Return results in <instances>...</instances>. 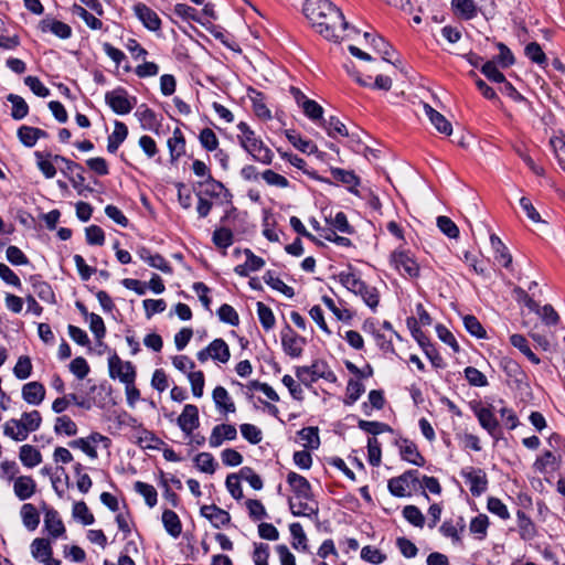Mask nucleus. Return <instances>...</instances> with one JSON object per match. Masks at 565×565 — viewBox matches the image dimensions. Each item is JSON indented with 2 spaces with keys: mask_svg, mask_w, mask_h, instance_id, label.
I'll list each match as a JSON object with an SVG mask.
<instances>
[{
  "mask_svg": "<svg viewBox=\"0 0 565 565\" xmlns=\"http://www.w3.org/2000/svg\"><path fill=\"white\" fill-rule=\"evenodd\" d=\"M212 398L221 414L227 415L236 412L235 403L225 387L216 386L212 392Z\"/></svg>",
  "mask_w": 565,
  "mask_h": 565,
  "instance_id": "obj_21",
  "label": "nucleus"
},
{
  "mask_svg": "<svg viewBox=\"0 0 565 565\" xmlns=\"http://www.w3.org/2000/svg\"><path fill=\"white\" fill-rule=\"evenodd\" d=\"M364 391H365V387L360 381L350 380L347 385V398H345L344 403L347 405L354 404L360 398V396L364 393Z\"/></svg>",
  "mask_w": 565,
  "mask_h": 565,
  "instance_id": "obj_64",
  "label": "nucleus"
},
{
  "mask_svg": "<svg viewBox=\"0 0 565 565\" xmlns=\"http://www.w3.org/2000/svg\"><path fill=\"white\" fill-rule=\"evenodd\" d=\"M303 13L312 26L327 40L338 42L349 29L343 13L329 0H305Z\"/></svg>",
  "mask_w": 565,
  "mask_h": 565,
  "instance_id": "obj_1",
  "label": "nucleus"
},
{
  "mask_svg": "<svg viewBox=\"0 0 565 565\" xmlns=\"http://www.w3.org/2000/svg\"><path fill=\"white\" fill-rule=\"evenodd\" d=\"M72 515L83 525H90L95 522L93 513L89 511L87 504L84 501H78L74 503Z\"/></svg>",
  "mask_w": 565,
  "mask_h": 565,
  "instance_id": "obj_53",
  "label": "nucleus"
},
{
  "mask_svg": "<svg viewBox=\"0 0 565 565\" xmlns=\"http://www.w3.org/2000/svg\"><path fill=\"white\" fill-rule=\"evenodd\" d=\"M194 463L198 469L204 473L213 475L215 472L217 463L212 454L200 452L194 458Z\"/></svg>",
  "mask_w": 565,
  "mask_h": 565,
  "instance_id": "obj_55",
  "label": "nucleus"
},
{
  "mask_svg": "<svg viewBox=\"0 0 565 565\" xmlns=\"http://www.w3.org/2000/svg\"><path fill=\"white\" fill-rule=\"evenodd\" d=\"M8 102L11 103V117L14 120H21L29 114V105L23 97L17 94H9L7 97Z\"/></svg>",
  "mask_w": 565,
  "mask_h": 565,
  "instance_id": "obj_44",
  "label": "nucleus"
},
{
  "mask_svg": "<svg viewBox=\"0 0 565 565\" xmlns=\"http://www.w3.org/2000/svg\"><path fill=\"white\" fill-rule=\"evenodd\" d=\"M476 416L481 425L491 436L495 437L499 428V423L492 413V411L488 407H481L476 411Z\"/></svg>",
  "mask_w": 565,
  "mask_h": 565,
  "instance_id": "obj_33",
  "label": "nucleus"
},
{
  "mask_svg": "<svg viewBox=\"0 0 565 565\" xmlns=\"http://www.w3.org/2000/svg\"><path fill=\"white\" fill-rule=\"evenodd\" d=\"M178 426L186 435L192 433L200 426L199 408L193 404H186L182 413L177 419Z\"/></svg>",
  "mask_w": 565,
  "mask_h": 565,
  "instance_id": "obj_15",
  "label": "nucleus"
},
{
  "mask_svg": "<svg viewBox=\"0 0 565 565\" xmlns=\"http://www.w3.org/2000/svg\"><path fill=\"white\" fill-rule=\"evenodd\" d=\"M134 489L137 493L143 497L146 504L149 508H153L157 504L158 493L152 484L142 481H136L134 484Z\"/></svg>",
  "mask_w": 565,
  "mask_h": 565,
  "instance_id": "obj_47",
  "label": "nucleus"
},
{
  "mask_svg": "<svg viewBox=\"0 0 565 565\" xmlns=\"http://www.w3.org/2000/svg\"><path fill=\"white\" fill-rule=\"evenodd\" d=\"M320 126L327 131L328 136L335 138L337 136H349L345 125L335 116L323 119Z\"/></svg>",
  "mask_w": 565,
  "mask_h": 565,
  "instance_id": "obj_43",
  "label": "nucleus"
},
{
  "mask_svg": "<svg viewBox=\"0 0 565 565\" xmlns=\"http://www.w3.org/2000/svg\"><path fill=\"white\" fill-rule=\"evenodd\" d=\"M287 483L294 492L296 499L312 501V488L309 481L301 475L290 471L287 475Z\"/></svg>",
  "mask_w": 565,
  "mask_h": 565,
  "instance_id": "obj_14",
  "label": "nucleus"
},
{
  "mask_svg": "<svg viewBox=\"0 0 565 565\" xmlns=\"http://www.w3.org/2000/svg\"><path fill=\"white\" fill-rule=\"evenodd\" d=\"M399 455L403 460L413 463L418 467H423L425 465V458L418 451V448L415 443L403 439L399 445Z\"/></svg>",
  "mask_w": 565,
  "mask_h": 565,
  "instance_id": "obj_24",
  "label": "nucleus"
},
{
  "mask_svg": "<svg viewBox=\"0 0 565 565\" xmlns=\"http://www.w3.org/2000/svg\"><path fill=\"white\" fill-rule=\"evenodd\" d=\"M170 154V162L175 163L185 154L186 141L179 127L174 128L172 136L167 140Z\"/></svg>",
  "mask_w": 565,
  "mask_h": 565,
  "instance_id": "obj_19",
  "label": "nucleus"
},
{
  "mask_svg": "<svg viewBox=\"0 0 565 565\" xmlns=\"http://www.w3.org/2000/svg\"><path fill=\"white\" fill-rule=\"evenodd\" d=\"M54 431L56 435L75 436L77 434V425L66 415L58 416L55 419Z\"/></svg>",
  "mask_w": 565,
  "mask_h": 565,
  "instance_id": "obj_49",
  "label": "nucleus"
},
{
  "mask_svg": "<svg viewBox=\"0 0 565 565\" xmlns=\"http://www.w3.org/2000/svg\"><path fill=\"white\" fill-rule=\"evenodd\" d=\"M32 369L31 359L28 355H21L13 367V374L19 380H26L31 376Z\"/></svg>",
  "mask_w": 565,
  "mask_h": 565,
  "instance_id": "obj_60",
  "label": "nucleus"
},
{
  "mask_svg": "<svg viewBox=\"0 0 565 565\" xmlns=\"http://www.w3.org/2000/svg\"><path fill=\"white\" fill-rule=\"evenodd\" d=\"M31 555L38 562L53 557V547L50 539L36 537L30 545Z\"/></svg>",
  "mask_w": 565,
  "mask_h": 565,
  "instance_id": "obj_26",
  "label": "nucleus"
},
{
  "mask_svg": "<svg viewBox=\"0 0 565 565\" xmlns=\"http://www.w3.org/2000/svg\"><path fill=\"white\" fill-rule=\"evenodd\" d=\"M45 387L42 383L38 381H32L29 383H25L22 386V398L30 405L38 406L40 405L44 398H45Z\"/></svg>",
  "mask_w": 565,
  "mask_h": 565,
  "instance_id": "obj_20",
  "label": "nucleus"
},
{
  "mask_svg": "<svg viewBox=\"0 0 565 565\" xmlns=\"http://www.w3.org/2000/svg\"><path fill=\"white\" fill-rule=\"evenodd\" d=\"M424 113L440 134L449 136L452 132L451 124L430 105L424 104Z\"/></svg>",
  "mask_w": 565,
  "mask_h": 565,
  "instance_id": "obj_29",
  "label": "nucleus"
},
{
  "mask_svg": "<svg viewBox=\"0 0 565 565\" xmlns=\"http://www.w3.org/2000/svg\"><path fill=\"white\" fill-rule=\"evenodd\" d=\"M296 376L301 384L309 387L312 383L323 379L328 382H335L337 376L329 367L328 363L322 360H316L309 366H297L295 370Z\"/></svg>",
  "mask_w": 565,
  "mask_h": 565,
  "instance_id": "obj_4",
  "label": "nucleus"
},
{
  "mask_svg": "<svg viewBox=\"0 0 565 565\" xmlns=\"http://www.w3.org/2000/svg\"><path fill=\"white\" fill-rule=\"evenodd\" d=\"M382 450L381 444L376 437H370L367 439V461L372 467H379L381 465Z\"/></svg>",
  "mask_w": 565,
  "mask_h": 565,
  "instance_id": "obj_61",
  "label": "nucleus"
},
{
  "mask_svg": "<svg viewBox=\"0 0 565 565\" xmlns=\"http://www.w3.org/2000/svg\"><path fill=\"white\" fill-rule=\"evenodd\" d=\"M237 438L236 427L232 424L215 425L211 431L209 444L212 448L220 447L226 440H235Z\"/></svg>",
  "mask_w": 565,
  "mask_h": 565,
  "instance_id": "obj_18",
  "label": "nucleus"
},
{
  "mask_svg": "<svg viewBox=\"0 0 565 565\" xmlns=\"http://www.w3.org/2000/svg\"><path fill=\"white\" fill-rule=\"evenodd\" d=\"M465 377L471 386L483 387L488 385L487 376L473 366H467L463 371Z\"/></svg>",
  "mask_w": 565,
  "mask_h": 565,
  "instance_id": "obj_63",
  "label": "nucleus"
},
{
  "mask_svg": "<svg viewBox=\"0 0 565 565\" xmlns=\"http://www.w3.org/2000/svg\"><path fill=\"white\" fill-rule=\"evenodd\" d=\"M289 509L292 515L295 516H317L318 515V504L316 502H310L306 500H299V502H294L292 499H289Z\"/></svg>",
  "mask_w": 565,
  "mask_h": 565,
  "instance_id": "obj_36",
  "label": "nucleus"
},
{
  "mask_svg": "<svg viewBox=\"0 0 565 565\" xmlns=\"http://www.w3.org/2000/svg\"><path fill=\"white\" fill-rule=\"evenodd\" d=\"M134 12L142 25L149 31L156 32L161 29V20L156 11L142 2L134 4Z\"/></svg>",
  "mask_w": 565,
  "mask_h": 565,
  "instance_id": "obj_16",
  "label": "nucleus"
},
{
  "mask_svg": "<svg viewBox=\"0 0 565 565\" xmlns=\"http://www.w3.org/2000/svg\"><path fill=\"white\" fill-rule=\"evenodd\" d=\"M473 497H480L488 489L487 473L481 468L466 467L460 471Z\"/></svg>",
  "mask_w": 565,
  "mask_h": 565,
  "instance_id": "obj_9",
  "label": "nucleus"
},
{
  "mask_svg": "<svg viewBox=\"0 0 565 565\" xmlns=\"http://www.w3.org/2000/svg\"><path fill=\"white\" fill-rule=\"evenodd\" d=\"M19 457L21 462L28 468H33L42 461L41 452L31 445L21 446Z\"/></svg>",
  "mask_w": 565,
  "mask_h": 565,
  "instance_id": "obj_41",
  "label": "nucleus"
},
{
  "mask_svg": "<svg viewBox=\"0 0 565 565\" xmlns=\"http://www.w3.org/2000/svg\"><path fill=\"white\" fill-rule=\"evenodd\" d=\"M127 136V126L124 122L116 120L114 125V131L108 136L107 150L110 153H115L119 146L126 140Z\"/></svg>",
  "mask_w": 565,
  "mask_h": 565,
  "instance_id": "obj_34",
  "label": "nucleus"
},
{
  "mask_svg": "<svg viewBox=\"0 0 565 565\" xmlns=\"http://www.w3.org/2000/svg\"><path fill=\"white\" fill-rule=\"evenodd\" d=\"M516 518L520 537L523 541H532L537 534L534 522L522 510L518 511Z\"/></svg>",
  "mask_w": 565,
  "mask_h": 565,
  "instance_id": "obj_31",
  "label": "nucleus"
},
{
  "mask_svg": "<svg viewBox=\"0 0 565 565\" xmlns=\"http://www.w3.org/2000/svg\"><path fill=\"white\" fill-rule=\"evenodd\" d=\"M41 424L42 416L39 411L24 412L21 418H12L4 423L3 434L15 441H23L30 433L38 430Z\"/></svg>",
  "mask_w": 565,
  "mask_h": 565,
  "instance_id": "obj_3",
  "label": "nucleus"
},
{
  "mask_svg": "<svg viewBox=\"0 0 565 565\" xmlns=\"http://www.w3.org/2000/svg\"><path fill=\"white\" fill-rule=\"evenodd\" d=\"M463 324L466 330L473 337L478 339L487 338V332L480 321L471 315H467L463 317Z\"/></svg>",
  "mask_w": 565,
  "mask_h": 565,
  "instance_id": "obj_62",
  "label": "nucleus"
},
{
  "mask_svg": "<svg viewBox=\"0 0 565 565\" xmlns=\"http://www.w3.org/2000/svg\"><path fill=\"white\" fill-rule=\"evenodd\" d=\"M199 141L203 149L209 152L215 151L218 148V138L211 128H203L199 134Z\"/></svg>",
  "mask_w": 565,
  "mask_h": 565,
  "instance_id": "obj_57",
  "label": "nucleus"
},
{
  "mask_svg": "<svg viewBox=\"0 0 565 565\" xmlns=\"http://www.w3.org/2000/svg\"><path fill=\"white\" fill-rule=\"evenodd\" d=\"M338 279L343 287H345L349 291L355 294L358 290H361L362 284L364 282L361 278L349 267L345 270H342L338 274Z\"/></svg>",
  "mask_w": 565,
  "mask_h": 565,
  "instance_id": "obj_40",
  "label": "nucleus"
},
{
  "mask_svg": "<svg viewBox=\"0 0 565 565\" xmlns=\"http://www.w3.org/2000/svg\"><path fill=\"white\" fill-rule=\"evenodd\" d=\"M355 295L360 296L364 303L372 310L375 311L380 303V292L376 287L367 285L365 281L362 284L361 290H358Z\"/></svg>",
  "mask_w": 565,
  "mask_h": 565,
  "instance_id": "obj_39",
  "label": "nucleus"
},
{
  "mask_svg": "<svg viewBox=\"0 0 565 565\" xmlns=\"http://www.w3.org/2000/svg\"><path fill=\"white\" fill-rule=\"evenodd\" d=\"M285 135L288 141L301 152L312 153L317 150V147L310 140L301 138L295 130H286Z\"/></svg>",
  "mask_w": 565,
  "mask_h": 565,
  "instance_id": "obj_48",
  "label": "nucleus"
},
{
  "mask_svg": "<svg viewBox=\"0 0 565 565\" xmlns=\"http://www.w3.org/2000/svg\"><path fill=\"white\" fill-rule=\"evenodd\" d=\"M39 29L43 33L51 32L63 40L68 39L72 35V29L68 24L51 18H45L42 21H40Z\"/></svg>",
  "mask_w": 565,
  "mask_h": 565,
  "instance_id": "obj_22",
  "label": "nucleus"
},
{
  "mask_svg": "<svg viewBox=\"0 0 565 565\" xmlns=\"http://www.w3.org/2000/svg\"><path fill=\"white\" fill-rule=\"evenodd\" d=\"M200 513L202 516L207 519L213 527L221 529L231 523V515L227 511L221 509L215 504L211 505H202L200 509Z\"/></svg>",
  "mask_w": 565,
  "mask_h": 565,
  "instance_id": "obj_17",
  "label": "nucleus"
},
{
  "mask_svg": "<svg viewBox=\"0 0 565 565\" xmlns=\"http://www.w3.org/2000/svg\"><path fill=\"white\" fill-rule=\"evenodd\" d=\"M99 443L108 444L109 438L99 433H92L87 437L71 440L68 446L73 449L82 450L90 459L95 460L98 458L97 445Z\"/></svg>",
  "mask_w": 565,
  "mask_h": 565,
  "instance_id": "obj_10",
  "label": "nucleus"
},
{
  "mask_svg": "<svg viewBox=\"0 0 565 565\" xmlns=\"http://www.w3.org/2000/svg\"><path fill=\"white\" fill-rule=\"evenodd\" d=\"M451 6L455 14L462 20H471L478 14V8L473 0H452Z\"/></svg>",
  "mask_w": 565,
  "mask_h": 565,
  "instance_id": "obj_35",
  "label": "nucleus"
},
{
  "mask_svg": "<svg viewBox=\"0 0 565 565\" xmlns=\"http://www.w3.org/2000/svg\"><path fill=\"white\" fill-rule=\"evenodd\" d=\"M162 523L166 531L174 539L179 537L182 532V523L178 514L172 510L162 512Z\"/></svg>",
  "mask_w": 565,
  "mask_h": 565,
  "instance_id": "obj_37",
  "label": "nucleus"
},
{
  "mask_svg": "<svg viewBox=\"0 0 565 565\" xmlns=\"http://www.w3.org/2000/svg\"><path fill=\"white\" fill-rule=\"evenodd\" d=\"M105 102L117 115L129 114L136 104V97L129 96L124 87H117L105 94Z\"/></svg>",
  "mask_w": 565,
  "mask_h": 565,
  "instance_id": "obj_8",
  "label": "nucleus"
},
{
  "mask_svg": "<svg viewBox=\"0 0 565 565\" xmlns=\"http://www.w3.org/2000/svg\"><path fill=\"white\" fill-rule=\"evenodd\" d=\"M372 47L376 53H379L385 62L392 63L396 65V62L393 61V55H395V50L392 45L386 42L382 36H372Z\"/></svg>",
  "mask_w": 565,
  "mask_h": 565,
  "instance_id": "obj_45",
  "label": "nucleus"
},
{
  "mask_svg": "<svg viewBox=\"0 0 565 565\" xmlns=\"http://www.w3.org/2000/svg\"><path fill=\"white\" fill-rule=\"evenodd\" d=\"M387 487L394 497L411 495L419 487V472L418 470H407L403 475L390 479Z\"/></svg>",
  "mask_w": 565,
  "mask_h": 565,
  "instance_id": "obj_5",
  "label": "nucleus"
},
{
  "mask_svg": "<svg viewBox=\"0 0 565 565\" xmlns=\"http://www.w3.org/2000/svg\"><path fill=\"white\" fill-rule=\"evenodd\" d=\"M34 157L36 159V167L46 179H53L56 175V168L51 152L35 151Z\"/></svg>",
  "mask_w": 565,
  "mask_h": 565,
  "instance_id": "obj_30",
  "label": "nucleus"
},
{
  "mask_svg": "<svg viewBox=\"0 0 565 565\" xmlns=\"http://www.w3.org/2000/svg\"><path fill=\"white\" fill-rule=\"evenodd\" d=\"M511 344L519 349L532 363L540 364L541 360L530 349L527 340L522 334H512L510 337Z\"/></svg>",
  "mask_w": 565,
  "mask_h": 565,
  "instance_id": "obj_51",
  "label": "nucleus"
},
{
  "mask_svg": "<svg viewBox=\"0 0 565 565\" xmlns=\"http://www.w3.org/2000/svg\"><path fill=\"white\" fill-rule=\"evenodd\" d=\"M188 380L191 384V391L194 397H202L204 391L205 379L202 371H191L188 373Z\"/></svg>",
  "mask_w": 565,
  "mask_h": 565,
  "instance_id": "obj_59",
  "label": "nucleus"
},
{
  "mask_svg": "<svg viewBox=\"0 0 565 565\" xmlns=\"http://www.w3.org/2000/svg\"><path fill=\"white\" fill-rule=\"evenodd\" d=\"M257 316L264 330L269 331L275 327L276 319L273 310L263 302H257Z\"/></svg>",
  "mask_w": 565,
  "mask_h": 565,
  "instance_id": "obj_56",
  "label": "nucleus"
},
{
  "mask_svg": "<svg viewBox=\"0 0 565 565\" xmlns=\"http://www.w3.org/2000/svg\"><path fill=\"white\" fill-rule=\"evenodd\" d=\"M244 254L246 256V262L245 264L237 265L234 268L235 274L242 277H246L248 276L249 271H257L264 267L265 260L262 257L255 255L250 249L246 248Z\"/></svg>",
  "mask_w": 565,
  "mask_h": 565,
  "instance_id": "obj_27",
  "label": "nucleus"
},
{
  "mask_svg": "<svg viewBox=\"0 0 565 565\" xmlns=\"http://www.w3.org/2000/svg\"><path fill=\"white\" fill-rule=\"evenodd\" d=\"M211 352V359L221 363H226L230 358V348L223 339H215L207 345Z\"/></svg>",
  "mask_w": 565,
  "mask_h": 565,
  "instance_id": "obj_42",
  "label": "nucleus"
},
{
  "mask_svg": "<svg viewBox=\"0 0 565 565\" xmlns=\"http://www.w3.org/2000/svg\"><path fill=\"white\" fill-rule=\"evenodd\" d=\"M44 531L47 533L50 539L57 540L65 537L66 529L61 519L58 511L53 508L44 505Z\"/></svg>",
  "mask_w": 565,
  "mask_h": 565,
  "instance_id": "obj_11",
  "label": "nucleus"
},
{
  "mask_svg": "<svg viewBox=\"0 0 565 565\" xmlns=\"http://www.w3.org/2000/svg\"><path fill=\"white\" fill-rule=\"evenodd\" d=\"M289 531L292 537L291 545L294 548L302 551H307L308 544H307V535L302 529V525L298 522L291 523L289 525Z\"/></svg>",
  "mask_w": 565,
  "mask_h": 565,
  "instance_id": "obj_54",
  "label": "nucleus"
},
{
  "mask_svg": "<svg viewBox=\"0 0 565 565\" xmlns=\"http://www.w3.org/2000/svg\"><path fill=\"white\" fill-rule=\"evenodd\" d=\"M239 146L257 162L270 164L274 152L265 145L259 136L244 121L237 125Z\"/></svg>",
  "mask_w": 565,
  "mask_h": 565,
  "instance_id": "obj_2",
  "label": "nucleus"
},
{
  "mask_svg": "<svg viewBox=\"0 0 565 565\" xmlns=\"http://www.w3.org/2000/svg\"><path fill=\"white\" fill-rule=\"evenodd\" d=\"M17 136L23 146L32 148L36 145L39 139L47 138L49 134L41 128L23 125L18 129Z\"/></svg>",
  "mask_w": 565,
  "mask_h": 565,
  "instance_id": "obj_23",
  "label": "nucleus"
},
{
  "mask_svg": "<svg viewBox=\"0 0 565 565\" xmlns=\"http://www.w3.org/2000/svg\"><path fill=\"white\" fill-rule=\"evenodd\" d=\"M390 260L403 277L411 279L419 277L420 267L409 250L396 249L391 254Z\"/></svg>",
  "mask_w": 565,
  "mask_h": 565,
  "instance_id": "obj_6",
  "label": "nucleus"
},
{
  "mask_svg": "<svg viewBox=\"0 0 565 565\" xmlns=\"http://www.w3.org/2000/svg\"><path fill=\"white\" fill-rule=\"evenodd\" d=\"M525 56L533 63L545 67L547 65V57L537 42H530L524 47Z\"/></svg>",
  "mask_w": 565,
  "mask_h": 565,
  "instance_id": "obj_50",
  "label": "nucleus"
},
{
  "mask_svg": "<svg viewBox=\"0 0 565 565\" xmlns=\"http://www.w3.org/2000/svg\"><path fill=\"white\" fill-rule=\"evenodd\" d=\"M306 339L299 337L289 326L281 332V345L284 352L290 358H299L302 354Z\"/></svg>",
  "mask_w": 565,
  "mask_h": 565,
  "instance_id": "obj_12",
  "label": "nucleus"
},
{
  "mask_svg": "<svg viewBox=\"0 0 565 565\" xmlns=\"http://www.w3.org/2000/svg\"><path fill=\"white\" fill-rule=\"evenodd\" d=\"M212 241L216 247L226 249L233 244L234 235L228 227L221 226L213 232Z\"/></svg>",
  "mask_w": 565,
  "mask_h": 565,
  "instance_id": "obj_52",
  "label": "nucleus"
},
{
  "mask_svg": "<svg viewBox=\"0 0 565 565\" xmlns=\"http://www.w3.org/2000/svg\"><path fill=\"white\" fill-rule=\"evenodd\" d=\"M331 175L335 181L348 185L350 189L359 185V178L354 174L353 171H348L340 168H332Z\"/></svg>",
  "mask_w": 565,
  "mask_h": 565,
  "instance_id": "obj_58",
  "label": "nucleus"
},
{
  "mask_svg": "<svg viewBox=\"0 0 565 565\" xmlns=\"http://www.w3.org/2000/svg\"><path fill=\"white\" fill-rule=\"evenodd\" d=\"M264 281L270 286L273 289L281 292L288 298H292L295 296L294 288L286 285L279 277L275 275L274 271L268 270L265 273L263 277Z\"/></svg>",
  "mask_w": 565,
  "mask_h": 565,
  "instance_id": "obj_46",
  "label": "nucleus"
},
{
  "mask_svg": "<svg viewBox=\"0 0 565 565\" xmlns=\"http://www.w3.org/2000/svg\"><path fill=\"white\" fill-rule=\"evenodd\" d=\"M108 372L110 379L119 380L122 384L136 382L135 365L130 361H122L116 352L108 358Z\"/></svg>",
  "mask_w": 565,
  "mask_h": 565,
  "instance_id": "obj_7",
  "label": "nucleus"
},
{
  "mask_svg": "<svg viewBox=\"0 0 565 565\" xmlns=\"http://www.w3.org/2000/svg\"><path fill=\"white\" fill-rule=\"evenodd\" d=\"M561 457L546 450L534 461L533 468L540 473H546L550 470H556L559 466Z\"/></svg>",
  "mask_w": 565,
  "mask_h": 565,
  "instance_id": "obj_32",
  "label": "nucleus"
},
{
  "mask_svg": "<svg viewBox=\"0 0 565 565\" xmlns=\"http://www.w3.org/2000/svg\"><path fill=\"white\" fill-rule=\"evenodd\" d=\"M14 494L21 500L30 499L36 491V482L30 476H21L14 479Z\"/></svg>",
  "mask_w": 565,
  "mask_h": 565,
  "instance_id": "obj_25",
  "label": "nucleus"
},
{
  "mask_svg": "<svg viewBox=\"0 0 565 565\" xmlns=\"http://www.w3.org/2000/svg\"><path fill=\"white\" fill-rule=\"evenodd\" d=\"M20 514H21L23 525L29 531H34L39 526L40 513L33 504L24 503L21 507Z\"/></svg>",
  "mask_w": 565,
  "mask_h": 565,
  "instance_id": "obj_38",
  "label": "nucleus"
},
{
  "mask_svg": "<svg viewBox=\"0 0 565 565\" xmlns=\"http://www.w3.org/2000/svg\"><path fill=\"white\" fill-rule=\"evenodd\" d=\"M499 366L505 373L509 379V384H514L516 387H521L526 384L527 376L522 370L521 365L509 356H502L499 362Z\"/></svg>",
  "mask_w": 565,
  "mask_h": 565,
  "instance_id": "obj_13",
  "label": "nucleus"
},
{
  "mask_svg": "<svg viewBox=\"0 0 565 565\" xmlns=\"http://www.w3.org/2000/svg\"><path fill=\"white\" fill-rule=\"evenodd\" d=\"M465 529V520L462 516H459L455 522L452 520H446L439 531L444 536L450 537L454 543H461V533Z\"/></svg>",
  "mask_w": 565,
  "mask_h": 565,
  "instance_id": "obj_28",
  "label": "nucleus"
}]
</instances>
